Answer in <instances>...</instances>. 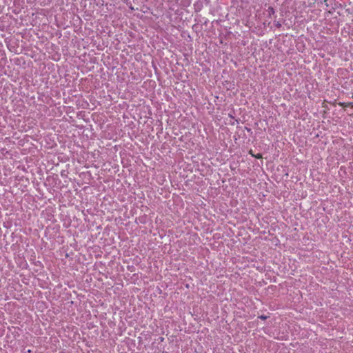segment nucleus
Wrapping results in <instances>:
<instances>
[{
    "label": "nucleus",
    "instance_id": "1",
    "mask_svg": "<svg viewBox=\"0 0 353 353\" xmlns=\"http://www.w3.org/2000/svg\"><path fill=\"white\" fill-rule=\"evenodd\" d=\"M339 105L341 107H353V103H344V102H339Z\"/></svg>",
    "mask_w": 353,
    "mask_h": 353
},
{
    "label": "nucleus",
    "instance_id": "3",
    "mask_svg": "<svg viewBox=\"0 0 353 353\" xmlns=\"http://www.w3.org/2000/svg\"><path fill=\"white\" fill-rule=\"evenodd\" d=\"M254 157H255L256 159H261L263 158L262 154L260 153H259L257 154H254Z\"/></svg>",
    "mask_w": 353,
    "mask_h": 353
},
{
    "label": "nucleus",
    "instance_id": "4",
    "mask_svg": "<svg viewBox=\"0 0 353 353\" xmlns=\"http://www.w3.org/2000/svg\"><path fill=\"white\" fill-rule=\"evenodd\" d=\"M249 154H251L252 157H254V154L253 153V152H252V150H250L249 151Z\"/></svg>",
    "mask_w": 353,
    "mask_h": 353
},
{
    "label": "nucleus",
    "instance_id": "5",
    "mask_svg": "<svg viewBox=\"0 0 353 353\" xmlns=\"http://www.w3.org/2000/svg\"><path fill=\"white\" fill-rule=\"evenodd\" d=\"M259 318L261 319H266L267 317L265 316L262 315V316H259Z\"/></svg>",
    "mask_w": 353,
    "mask_h": 353
},
{
    "label": "nucleus",
    "instance_id": "6",
    "mask_svg": "<svg viewBox=\"0 0 353 353\" xmlns=\"http://www.w3.org/2000/svg\"><path fill=\"white\" fill-rule=\"evenodd\" d=\"M6 223H10V222H3V225L6 228L9 227V225H7Z\"/></svg>",
    "mask_w": 353,
    "mask_h": 353
},
{
    "label": "nucleus",
    "instance_id": "2",
    "mask_svg": "<svg viewBox=\"0 0 353 353\" xmlns=\"http://www.w3.org/2000/svg\"><path fill=\"white\" fill-rule=\"evenodd\" d=\"M268 11L269 15L274 14V10L272 7H269Z\"/></svg>",
    "mask_w": 353,
    "mask_h": 353
}]
</instances>
